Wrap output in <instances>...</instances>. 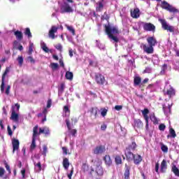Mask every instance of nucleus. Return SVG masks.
<instances>
[{"label": "nucleus", "mask_w": 179, "mask_h": 179, "mask_svg": "<svg viewBox=\"0 0 179 179\" xmlns=\"http://www.w3.org/2000/svg\"><path fill=\"white\" fill-rule=\"evenodd\" d=\"M147 43L148 46L145 43L141 44L144 52H146V54H153L155 51L153 47L157 44V41L155 36H148L147 38Z\"/></svg>", "instance_id": "nucleus-1"}, {"label": "nucleus", "mask_w": 179, "mask_h": 179, "mask_svg": "<svg viewBox=\"0 0 179 179\" xmlns=\"http://www.w3.org/2000/svg\"><path fill=\"white\" fill-rule=\"evenodd\" d=\"M105 27V33H106L107 36L109 37V38H111L115 41V43H118L119 39L117 36H114V34H120V31L117 29V27H111L110 24L104 25Z\"/></svg>", "instance_id": "nucleus-2"}, {"label": "nucleus", "mask_w": 179, "mask_h": 179, "mask_svg": "<svg viewBox=\"0 0 179 179\" xmlns=\"http://www.w3.org/2000/svg\"><path fill=\"white\" fill-rule=\"evenodd\" d=\"M160 7L162 9H164L165 10L170 12V13H179L178 8H176V7L171 6L166 1H161Z\"/></svg>", "instance_id": "nucleus-3"}, {"label": "nucleus", "mask_w": 179, "mask_h": 179, "mask_svg": "<svg viewBox=\"0 0 179 179\" xmlns=\"http://www.w3.org/2000/svg\"><path fill=\"white\" fill-rule=\"evenodd\" d=\"M37 135H38V125H36L33 128L32 141L29 147V150L31 152H33V150L37 148V145H36V138L37 137Z\"/></svg>", "instance_id": "nucleus-4"}, {"label": "nucleus", "mask_w": 179, "mask_h": 179, "mask_svg": "<svg viewBox=\"0 0 179 179\" xmlns=\"http://www.w3.org/2000/svg\"><path fill=\"white\" fill-rule=\"evenodd\" d=\"M159 22L161 23L164 30H167L168 31H170V33H174V27L167 24V21H166L165 19L159 18Z\"/></svg>", "instance_id": "nucleus-5"}, {"label": "nucleus", "mask_w": 179, "mask_h": 179, "mask_svg": "<svg viewBox=\"0 0 179 179\" xmlns=\"http://www.w3.org/2000/svg\"><path fill=\"white\" fill-rule=\"evenodd\" d=\"M95 82L97 85H100L101 86H103V85L107 83L106 78L100 73H95Z\"/></svg>", "instance_id": "nucleus-6"}, {"label": "nucleus", "mask_w": 179, "mask_h": 179, "mask_svg": "<svg viewBox=\"0 0 179 179\" xmlns=\"http://www.w3.org/2000/svg\"><path fill=\"white\" fill-rule=\"evenodd\" d=\"M72 12H73V9L66 2H64L60 8V13H72Z\"/></svg>", "instance_id": "nucleus-7"}, {"label": "nucleus", "mask_w": 179, "mask_h": 179, "mask_svg": "<svg viewBox=\"0 0 179 179\" xmlns=\"http://www.w3.org/2000/svg\"><path fill=\"white\" fill-rule=\"evenodd\" d=\"M8 73H9V68L7 67L1 77V85L0 86L1 93L5 92V78H6V75H8Z\"/></svg>", "instance_id": "nucleus-8"}, {"label": "nucleus", "mask_w": 179, "mask_h": 179, "mask_svg": "<svg viewBox=\"0 0 179 179\" xmlns=\"http://www.w3.org/2000/svg\"><path fill=\"white\" fill-rule=\"evenodd\" d=\"M65 122L69 134H71L72 136H76V134H78V130H76V129H72V127H71V122L69 121V119H66L65 120Z\"/></svg>", "instance_id": "nucleus-9"}, {"label": "nucleus", "mask_w": 179, "mask_h": 179, "mask_svg": "<svg viewBox=\"0 0 179 179\" xmlns=\"http://www.w3.org/2000/svg\"><path fill=\"white\" fill-rule=\"evenodd\" d=\"M143 30L145 31H155L156 30V27L155 24L150 22H145L143 25Z\"/></svg>", "instance_id": "nucleus-10"}, {"label": "nucleus", "mask_w": 179, "mask_h": 179, "mask_svg": "<svg viewBox=\"0 0 179 179\" xmlns=\"http://www.w3.org/2000/svg\"><path fill=\"white\" fill-rule=\"evenodd\" d=\"M58 31V27L55 26H52L50 29L49 30L48 37L54 40L55 38V33Z\"/></svg>", "instance_id": "nucleus-11"}, {"label": "nucleus", "mask_w": 179, "mask_h": 179, "mask_svg": "<svg viewBox=\"0 0 179 179\" xmlns=\"http://www.w3.org/2000/svg\"><path fill=\"white\" fill-rule=\"evenodd\" d=\"M106 152V146L99 145L94 150V155H101Z\"/></svg>", "instance_id": "nucleus-12"}, {"label": "nucleus", "mask_w": 179, "mask_h": 179, "mask_svg": "<svg viewBox=\"0 0 179 179\" xmlns=\"http://www.w3.org/2000/svg\"><path fill=\"white\" fill-rule=\"evenodd\" d=\"M15 106L12 107V113L10 120H13L15 122H19V114L16 113V110L15 109Z\"/></svg>", "instance_id": "nucleus-13"}, {"label": "nucleus", "mask_w": 179, "mask_h": 179, "mask_svg": "<svg viewBox=\"0 0 179 179\" xmlns=\"http://www.w3.org/2000/svg\"><path fill=\"white\" fill-rule=\"evenodd\" d=\"M130 13L133 19H138V17L141 16V10L139 8H134V10H131Z\"/></svg>", "instance_id": "nucleus-14"}, {"label": "nucleus", "mask_w": 179, "mask_h": 179, "mask_svg": "<svg viewBox=\"0 0 179 179\" xmlns=\"http://www.w3.org/2000/svg\"><path fill=\"white\" fill-rule=\"evenodd\" d=\"M164 94L168 96L169 99H171V97H174V96H176V90L173 87H171L166 90V92Z\"/></svg>", "instance_id": "nucleus-15"}, {"label": "nucleus", "mask_w": 179, "mask_h": 179, "mask_svg": "<svg viewBox=\"0 0 179 179\" xmlns=\"http://www.w3.org/2000/svg\"><path fill=\"white\" fill-rule=\"evenodd\" d=\"M12 145H13V153H15L16 150H19V140L16 138H13L12 139Z\"/></svg>", "instance_id": "nucleus-16"}, {"label": "nucleus", "mask_w": 179, "mask_h": 179, "mask_svg": "<svg viewBox=\"0 0 179 179\" xmlns=\"http://www.w3.org/2000/svg\"><path fill=\"white\" fill-rule=\"evenodd\" d=\"M124 155L126 156L127 162H132V160H134V156L135 155H134V153H132V152H131L130 150H126Z\"/></svg>", "instance_id": "nucleus-17"}, {"label": "nucleus", "mask_w": 179, "mask_h": 179, "mask_svg": "<svg viewBox=\"0 0 179 179\" xmlns=\"http://www.w3.org/2000/svg\"><path fill=\"white\" fill-rule=\"evenodd\" d=\"M81 170L82 171H83V173H87V174H92V169L89 167V165H87V164L86 163L83 164Z\"/></svg>", "instance_id": "nucleus-18"}, {"label": "nucleus", "mask_w": 179, "mask_h": 179, "mask_svg": "<svg viewBox=\"0 0 179 179\" xmlns=\"http://www.w3.org/2000/svg\"><path fill=\"white\" fill-rule=\"evenodd\" d=\"M14 36L18 41H22V40H23V33L22 32V31H15Z\"/></svg>", "instance_id": "nucleus-19"}, {"label": "nucleus", "mask_w": 179, "mask_h": 179, "mask_svg": "<svg viewBox=\"0 0 179 179\" xmlns=\"http://www.w3.org/2000/svg\"><path fill=\"white\" fill-rule=\"evenodd\" d=\"M136 148H138V145H136V143L134 140V141L127 147L126 150H131L134 152V150H136Z\"/></svg>", "instance_id": "nucleus-20"}, {"label": "nucleus", "mask_w": 179, "mask_h": 179, "mask_svg": "<svg viewBox=\"0 0 179 179\" xmlns=\"http://www.w3.org/2000/svg\"><path fill=\"white\" fill-rule=\"evenodd\" d=\"M134 164H139L142 162V156L140 155H134L133 157Z\"/></svg>", "instance_id": "nucleus-21"}, {"label": "nucleus", "mask_w": 179, "mask_h": 179, "mask_svg": "<svg viewBox=\"0 0 179 179\" xmlns=\"http://www.w3.org/2000/svg\"><path fill=\"white\" fill-rule=\"evenodd\" d=\"M166 170H167V162L166 159H163L161 163L160 171L161 173H166Z\"/></svg>", "instance_id": "nucleus-22"}, {"label": "nucleus", "mask_w": 179, "mask_h": 179, "mask_svg": "<svg viewBox=\"0 0 179 179\" xmlns=\"http://www.w3.org/2000/svg\"><path fill=\"white\" fill-rule=\"evenodd\" d=\"M134 126L136 128L141 129L143 128V123L141 121L140 119L134 120Z\"/></svg>", "instance_id": "nucleus-23"}, {"label": "nucleus", "mask_w": 179, "mask_h": 179, "mask_svg": "<svg viewBox=\"0 0 179 179\" xmlns=\"http://www.w3.org/2000/svg\"><path fill=\"white\" fill-rule=\"evenodd\" d=\"M142 83V78L140 76H134V86H139Z\"/></svg>", "instance_id": "nucleus-24"}, {"label": "nucleus", "mask_w": 179, "mask_h": 179, "mask_svg": "<svg viewBox=\"0 0 179 179\" xmlns=\"http://www.w3.org/2000/svg\"><path fill=\"white\" fill-rule=\"evenodd\" d=\"M177 134H176V131L173 128L169 129V134L167 136V138L169 139L170 138H176Z\"/></svg>", "instance_id": "nucleus-25"}, {"label": "nucleus", "mask_w": 179, "mask_h": 179, "mask_svg": "<svg viewBox=\"0 0 179 179\" xmlns=\"http://www.w3.org/2000/svg\"><path fill=\"white\" fill-rule=\"evenodd\" d=\"M124 170V178L128 179L129 178V170H131V167H129L128 164H125Z\"/></svg>", "instance_id": "nucleus-26"}, {"label": "nucleus", "mask_w": 179, "mask_h": 179, "mask_svg": "<svg viewBox=\"0 0 179 179\" xmlns=\"http://www.w3.org/2000/svg\"><path fill=\"white\" fill-rule=\"evenodd\" d=\"M90 111L91 115H94V118H97V113H99L100 110H99L98 108L95 107V108H92Z\"/></svg>", "instance_id": "nucleus-27"}, {"label": "nucleus", "mask_w": 179, "mask_h": 179, "mask_svg": "<svg viewBox=\"0 0 179 179\" xmlns=\"http://www.w3.org/2000/svg\"><path fill=\"white\" fill-rule=\"evenodd\" d=\"M63 167L64 169H65V170H68V169H69V159L68 158H64L63 159Z\"/></svg>", "instance_id": "nucleus-28"}, {"label": "nucleus", "mask_w": 179, "mask_h": 179, "mask_svg": "<svg viewBox=\"0 0 179 179\" xmlns=\"http://www.w3.org/2000/svg\"><path fill=\"white\" fill-rule=\"evenodd\" d=\"M103 160L106 166H110V164H113V162L111 161V157H110V155H106L103 158Z\"/></svg>", "instance_id": "nucleus-29"}, {"label": "nucleus", "mask_w": 179, "mask_h": 179, "mask_svg": "<svg viewBox=\"0 0 179 179\" xmlns=\"http://www.w3.org/2000/svg\"><path fill=\"white\" fill-rule=\"evenodd\" d=\"M96 12H101V10L103 9V8H104V4H103V1H99L98 3H96Z\"/></svg>", "instance_id": "nucleus-30"}, {"label": "nucleus", "mask_w": 179, "mask_h": 179, "mask_svg": "<svg viewBox=\"0 0 179 179\" xmlns=\"http://www.w3.org/2000/svg\"><path fill=\"white\" fill-rule=\"evenodd\" d=\"M171 171L173 172V174L176 176V177H179V169L177 168V166L173 165L171 168Z\"/></svg>", "instance_id": "nucleus-31"}, {"label": "nucleus", "mask_w": 179, "mask_h": 179, "mask_svg": "<svg viewBox=\"0 0 179 179\" xmlns=\"http://www.w3.org/2000/svg\"><path fill=\"white\" fill-rule=\"evenodd\" d=\"M141 113L144 117V120H149V116L148 115V114H149V109L144 108V110H142Z\"/></svg>", "instance_id": "nucleus-32"}, {"label": "nucleus", "mask_w": 179, "mask_h": 179, "mask_svg": "<svg viewBox=\"0 0 179 179\" xmlns=\"http://www.w3.org/2000/svg\"><path fill=\"white\" fill-rule=\"evenodd\" d=\"M24 34V36H27L28 38H31V37H33V35L31 34V31H30V28H25Z\"/></svg>", "instance_id": "nucleus-33"}, {"label": "nucleus", "mask_w": 179, "mask_h": 179, "mask_svg": "<svg viewBox=\"0 0 179 179\" xmlns=\"http://www.w3.org/2000/svg\"><path fill=\"white\" fill-rule=\"evenodd\" d=\"M65 77H66V79H67L68 80H72V79H73V73L70 71H66Z\"/></svg>", "instance_id": "nucleus-34"}, {"label": "nucleus", "mask_w": 179, "mask_h": 179, "mask_svg": "<svg viewBox=\"0 0 179 179\" xmlns=\"http://www.w3.org/2000/svg\"><path fill=\"white\" fill-rule=\"evenodd\" d=\"M48 110H47L46 108H45L43 109V112H42V114H43V115H44V118L42 119V120H41V122L43 124H44V122H45V121H47V114H48Z\"/></svg>", "instance_id": "nucleus-35"}, {"label": "nucleus", "mask_w": 179, "mask_h": 179, "mask_svg": "<svg viewBox=\"0 0 179 179\" xmlns=\"http://www.w3.org/2000/svg\"><path fill=\"white\" fill-rule=\"evenodd\" d=\"M96 173L98 174V176H103V174H104L103 168L101 166H97L96 168Z\"/></svg>", "instance_id": "nucleus-36"}, {"label": "nucleus", "mask_w": 179, "mask_h": 179, "mask_svg": "<svg viewBox=\"0 0 179 179\" xmlns=\"http://www.w3.org/2000/svg\"><path fill=\"white\" fill-rule=\"evenodd\" d=\"M115 162L116 164H122V159L121 158V156L116 155L115 157Z\"/></svg>", "instance_id": "nucleus-37"}, {"label": "nucleus", "mask_w": 179, "mask_h": 179, "mask_svg": "<svg viewBox=\"0 0 179 179\" xmlns=\"http://www.w3.org/2000/svg\"><path fill=\"white\" fill-rule=\"evenodd\" d=\"M161 150L164 153H167V152H169V147H167V145H166L163 144V143H161Z\"/></svg>", "instance_id": "nucleus-38"}, {"label": "nucleus", "mask_w": 179, "mask_h": 179, "mask_svg": "<svg viewBox=\"0 0 179 179\" xmlns=\"http://www.w3.org/2000/svg\"><path fill=\"white\" fill-rule=\"evenodd\" d=\"M65 26H66L67 30H69V31L72 33L73 36H75L76 33H75V29H73V27L69 26V25H65Z\"/></svg>", "instance_id": "nucleus-39"}, {"label": "nucleus", "mask_w": 179, "mask_h": 179, "mask_svg": "<svg viewBox=\"0 0 179 179\" xmlns=\"http://www.w3.org/2000/svg\"><path fill=\"white\" fill-rule=\"evenodd\" d=\"M48 152V148L47 147L46 145H43L42 155L45 157V156H47Z\"/></svg>", "instance_id": "nucleus-40"}, {"label": "nucleus", "mask_w": 179, "mask_h": 179, "mask_svg": "<svg viewBox=\"0 0 179 179\" xmlns=\"http://www.w3.org/2000/svg\"><path fill=\"white\" fill-rule=\"evenodd\" d=\"M89 65H90V66H93L94 68H96V67H97L98 63H97V62H94L93 60L90 59Z\"/></svg>", "instance_id": "nucleus-41"}, {"label": "nucleus", "mask_w": 179, "mask_h": 179, "mask_svg": "<svg viewBox=\"0 0 179 179\" xmlns=\"http://www.w3.org/2000/svg\"><path fill=\"white\" fill-rule=\"evenodd\" d=\"M33 47H34V44H33L31 43H29V50H28L29 55H31V54H33Z\"/></svg>", "instance_id": "nucleus-42"}, {"label": "nucleus", "mask_w": 179, "mask_h": 179, "mask_svg": "<svg viewBox=\"0 0 179 179\" xmlns=\"http://www.w3.org/2000/svg\"><path fill=\"white\" fill-rule=\"evenodd\" d=\"M50 68L52 69V71H55L59 68V66L57 64V63H51Z\"/></svg>", "instance_id": "nucleus-43"}, {"label": "nucleus", "mask_w": 179, "mask_h": 179, "mask_svg": "<svg viewBox=\"0 0 179 179\" xmlns=\"http://www.w3.org/2000/svg\"><path fill=\"white\" fill-rule=\"evenodd\" d=\"M108 111V110H107L106 108H101V115H102V117H106V115H107Z\"/></svg>", "instance_id": "nucleus-44"}, {"label": "nucleus", "mask_w": 179, "mask_h": 179, "mask_svg": "<svg viewBox=\"0 0 179 179\" xmlns=\"http://www.w3.org/2000/svg\"><path fill=\"white\" fill-rule=\"evenodd\" d=\"M55 48H56V50H57L60 52H62V45L61 43L55 45Z\"/></svg>", "instance_id": "nucleus-45"}, {"label": "nucleus", "mask_w": 179, "mask_h": 179, "mask_svg": "<svg viewBox=\"0 0 179 179\" xmlns=\"http://www.w3.org/2000/svg\"><path fill=\"white\" fill-rule=\"evenodd\" d=\"M110 19V17L108 16V14H107V12H105L103 15L101 16V20H108Z\"/></svg>", "instance_id": "nucleus-46"}, {"label": "nucleus", "mask_w": 179, "mask_h": 179, "mask_svg": "<svg viewBox=\"0 0 179 179\" xmlns=\"http://www.w3.org/2000/svg\"><path fill=\"white\" fill-rule=\"evenodd\" d=\"M17 61H18V64L20 66H22L23 65V57L22 56H19L17 59Z\"/></svg>", "instance_id": "nucleus-47"}, {"label": "nucleus", "mask_w": 179, "mask_h": 179, "mask_svg": "<svg viewBox=\"0 0 179 179\" xmlns=\"http://www.w3.org/2000/svg\"><path fill=\"white\" fill-rule=\"evenodd\" d=\"M42 50H43L45 52H50V49H48V47H47V45H45V43L43 44Z\"/></svg>", "instance_id": "nucleus-48"}, {"label": "nucleus", "mask_w": 179, "mask_h": 179, "mask_svg": "<svg viewBox=\"0 0 179 179\" xmlns=\"http://www.w3.org/2000/svg\"><path fill=\"white\" fill-rule=\"evenodd\" d=\"M35 167H38V171H41V162H38L37 164L36 162L34 163Z\"/></svg>", "instance_id": "nucleus-49"}, {"label": "nucleus", "mask_w": 179, "mask_h": 179, "mask_svg": "<svg viewBox=\"0 0 179 179\" xmlns=\"http://www.w3.org/2000/svg\"><path fill=\"white\" fill-rule=\"evenodd\" d=\"M7 131L9 136H12L13 135V131H12V129H10V126L7 127Z\"/></svg>", "instance_id": "nucleus-50"}, {"label": "nucleus", "mask_w": 179, "mask_h": 179, "mask_svg": "<svg viewBox=\"0 0 179 179\" xmlns=\"http://www.w3.org/2000/svg\"><path fill=\"white\" fill-rule=\"evenodd\" d=\"M64 112L65 113V114H66V113H68L69 114L71 113V110H69V106H64Z\"/></svg>", "instance_id": "nucleus-51"}, {"label": "nucleus", "mask_w": 179, "mask_h": 179, "mask_svg": "<svg viewBox=\"0 0 179 179\" xmlns=\"http://www.w3.org/2000/svg\"><path fill=\"white\" fill-rule=\"evenodd\" d=\"M5 174V169L0 167V178H2Z\"/></svg>", "instance_id": "nucleus-52"}, {"label": "nucleus", "mask_w": 179, "mask_h": 179, "mask_svg": "<svg viewBox=\"0 0 179 179\" xmlns=\"http://www.w3.org/2000/svg\"><path fill=\"white\" fill-rule=\"evenodd\" d=\"M159 131H164L166 129V124H160L159 126Z\"/></svg>", "instance_id": "nucleus-53"}, {"label": "nucleus", "mask_w": 179, "mask_h": 179, "mask_svg": "<svg viewBox=\"0 0 179 179\" xmlns=\"http://www.w3.org/2000/svg\"><path fill=\"white\" fill-rule=\"evenodd\" d=\"M5 93L7 96H9V93H10V85H7Z\"/></svg>", "instance_id": "nucleus-54"}, {"label": "nucleus", "mask_w": 179, "mask_h": 179, "mask_svg": "<svg viewBox=\"0 0 179 179\" xmlns=\"http://www.w3.org/2000/svg\"><path fill=\"white\" fill-rule=\"evenodd\" d=\"M151 120L152 121L153 124H159V120H157V117H156V116H153L151 118Z\"/></svg>", "instance_id": "nucleus-55"}, {"label": "nucleus", "mask_w": 179, "mask_h": 179, "mask_svg": "<svg viewBox=\"0 0 179 179\" xmlns=\"http://www.w3.org/2000/svg\"><path fill=\"white\" fill-rule=\"evenodd\" d=\"M72 176H73V168H71L70 173L67 175V177L69 179H72Z\"/></svg>", "instance_id": "nucleus-56"}, {"label": "nucleus", "mask_w": 179, "mask_h": 179, "mask_svg": "<svg viewBox=\"0 0 179 179\" xmlns=\"http://www.w3.org/2000/svg\"><path fill=\"white\" fill-rule=\"evenodd\" d=\"M78 121V120L76 117H72L71 118L72 125H75V124H77Z\"/></svg>", "instance_id": "nucleus-57"}, {"label": "nucleus", "mask_w": 179, "mask_h": 179, "mask_svg": "<svg viewBox=\"0 0 179 179\" xmlns=\"http://www.w3.org/2000/svg\"><path fill=\"white\" fill-rule=\"evenodd\" d=\"M46 136H48L50 135V129L45 127L44 133Z\"/></svg>", "instance_id": "nucleus-58"}, {"label": "nucleus", "mask_w": 179, "mask_h": 179, "mask_svg": "<svg viewBox=\"0 0 179 179\" xmlns=\"http://www.w3.org/2000/svg\"><path fill=\"white\" fill-rule=\"evenodd\" d=\"M28 61L31 62V64H34L36 62V60H34L31 56L28 57Z\"/></svg>", "instance_id": "nucleus-59"}, {"label": "nucleus", "mask_w": 179, "mask_h": 179, "mask_svg": "<svg viewBox=\"0 0 179 179\" xmlns=\"http://www.w3.org/2000/svg\"><path fill=\"white\" fill-rule=\"evenodd\" d=\"M4 164H5V167L7 171H8V173H11L10 166H9V164H8V163H6V162Z\"/></svg>", "instance_id": "nucleus-60"}, {"label": "nucleus", "mask_w": 179, "mask_h": 179, "mask_svg": "<svg viewBox=\"0 0 179 179\" xmlns=\"http://www.w3.org/2000/svg\"><path fill=\"white\" fill-rule=\"evenodd\" d=\"M160 166V164H159V162H157L155 164V171L156 173H157V174H159V167Z\"/></svg>", "instance_id": "nucleus-61"}, {"label": "nucleus", "mask_w": 179, "mask_h": 179, "mask_svg": "<svg viewBox=\"0 0 179 179\" xmlns=\"http://www.w3.org/2000/svg\"><path fill=\"white\" fill-rule=\"evenodd\" d=\"M64 89H65V84L62 83L60 85L59 92H62H62H64Z\"/></svg>", "instance_id": "nucleus-62"}, {"label": "nucleus", "mask_w": 179, "mask_h": 179, "mask_svg": "<svg viewBox=\"0 0 179 179\" xmlns=\"http://www.w3.org/2000/svg\"><path fill=\"white\" fill-rule=\"evenodd\" d=\"M115 109H116L117 111H120V110H122V106L117 105L115 106Z\"/></svg>", "instance_id": "nucleus-63"}, {"label": "nucleus", "mask_w": 179, "mask_h": 179, "mask_svg": "<svg viewBox=\"0 0 179 179\" xmlns=\"http://www.w3.org/2000/svg\"><path fill=\"white\" fill-rule=\"evenodd\" d=\"M52 101L51 99H48L47 102V108H50L51 107Z\"/></svg>", "instance_id": "nucleus-64"}]
</instances>
